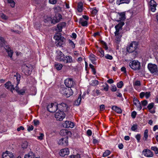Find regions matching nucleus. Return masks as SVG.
Wrapping results in <instances>:
<instances>
[{
	"instance_id": "1",
	"label": "nucleus",
	"mask_w": 158,
	"mask_h": 158,
	"mask_svg": "<svg viewBox=\"0 0 158 158\" xmlns=\"http://www.w3.org/2000/svg\"><path fill=\"white\" fill-rule=\"evenodd\" d=\"M54 39L55 40V43L57 46H61L64 43L65 39L60 34H56L54 36Z\"/></svg>"
},
{
	"instance_id": "2",
	"label": "nucleus",
	"mask_w": 158,
	"mask_h": 158,
	"mask_svg": "<svg viewBox=\"0 0 158 158\" xmlns=\"http://www.w3.org/2000/svg\"><path fill=\"white\" fill-rule=\"evenodd\" d=\"M129 67L134 71L139 70L140 69V63L137 60L130 61L129 63Z\"/></svg>"
},
{
	"instance_id": "3",
	"label": "nucleus",
	"mask_w": 158,
	"mask_h": 158,
	"mask_svg": "<svg viewBox=\"0 0 158 158\" xmlns=\"http://www.w3.org/2000/svg\"><path fill=\"white\" fill-rule=\"evenodd\" d=\"M148 68L150 72L154 75H158V69L157 66L155 64L149 63Z\"/></svg>"
},
{
	"instance_id": "4",
	"label": "nucleus",
	"mask_w": 158,
	"mask_h": 158,
	"mask_svg": "<svg viewBox=\"0 0 158 158\" xmlns=\"http://www.w3.org/2000/svg\"><path fill=\"white\" fill-rule=\"evenodd\" d=\"M137 46L138 43L137 42H132L127 47V50L129 53L132 52L137 48Z\"/></svg>"
},
{
	"instance_id": "5",
	"label": "nucleus",
	"mask_w": 158,
	"mask_h": 158,
	"mask_svg": "<svg viewBox=\"0 0 158 158\" xmlns=\"http://www.w3.org/2000/svg\"><path fill=\"white\" fill-rule=\"evenodd\" d=\"M65 114L64 112L58 110L55 114V117L57 120L62 121L65 118Z\"/></svg>"
},
{
	"instance_id": "6",
	"label": "nucleus",
	"mask_w": 158,
	"mask_h": 158,
	"mask_svg": "<svg viewBox=\"0 0 158 158\" xmlns=\"http://www.w3.org/2000/svg\"><path fill=\"white\" fill-rule=\"evenodd\" d=\"M22 69L25 74L27 75H30L31 72L32 67L29 65L28 66L24 64L22 66Z\"/></svg>"
},
{
	"instance_id": "7",
	"label": "nucleus",
	"mask_w": 158,
	"mask_h": 158,
	"mask_svg": "<svg viewBox=\"0 0 158 158\" xmlns=\"http://www.w3.org/2000/svg\"><path fill=\"white\" fill-rule=\"evenodd\" d=\"M64 84L67 87L71 88L73 87L75 84L72 78H68L65 80Z\"/></svg>"
},
{
	"instance_id": "8",
	"label": "nucleus",
	"mask_w": 158,
	"mask_h": 158,
	"mask_svg": "<svg viewBox=\"0 0 158 158\" xmlns=\"http://www.w3.org/2000/svg\"><path fill=\"white\" fill-rule=\"evenodd\" d=\"M58 105L56 103L49 104L47 107L48 110L51 112H55L57 109Z\"/></svg>"
},
{
	"instance_id": "9",
	"label": "nucleus",
	"mask_w": 158,
	"mask_h": 158,
	"mask_svg": "<svg viewBox=\"0 0 158 158\" xmlns=\"http://www.w3.org/2000/svg\"><path fill=\"white\" fill-rule=\"evenodd\" d=\"M64 54L60 50H57L56 52V60L60 61H64Z\"/></svg>"
},
{
	"instance_id": "10",
	"label": "nucleus",
	"mask_w": 158,
	"mask_h": 158,
	"mask_svg": "<svg viewBox=\"0 0 158 158\" xmlns=\"http://www.w3.org/2000/svg\"><path fill=\"white\" fill-rule=\"evenodd\" d=\"M68 137H65L61 138L59 140L58 143L59 145L64 146H66L68 145Z\"/></svg>"
},
{
	"instance_id": "11",
	"label": "nucleus",
	"mask_w": 158,
	"mask_h": 158,
	"mask_svg": "<svg viewBox=\"0 0 158 158\" xmlns=\"http://www.w3.org/2000/svg\"><path fill=\"white\" fill-rule=\"evenodd\" d=\"M61 93L64 96L67 98L70 97L73 94L72 89H62Z\"/></svg>"
},
{
	"instance_id": "12",
	"label": "nucleus",
	"mask_w": 158,
	"mask_h": 158,
	"mask_svg": "<svg viewBox=\"0 0 158 158\" xmlns=\"http://www.w3.org/2000/svg\"><path fill=\"white\" fill-rule=\"evenodd\" d=\"M157 4L154 0H151L149 3V9L152 12H154L156 10Z\"/></svg>"
},
{
	"instance_id": "13",
	"label": "nucleus",
	"mask_w": 158,
	"mask_h": 158,
	"mask_svg": "<svg viewBox=\"0 0 158 158\" xmlns=\"http://www.w3.org/2000/svg\"><path fill=\"white\" fill-rule=\"evenodd\" d=\"M142 154L143 155L147 157H151L153 156L154 154L153 152L150 150L148 149H145L142 151Z\"/></svg>"
},
{
	"instance_id": "14",
	"label": "nucleus",
	"mask_w": 158,
	"mask_h": 158,
	"mask_svg": "<svg viewBox=\"0 0 158 158\" xmlns=\"http://www.w3.org/2000/svg\"><path fill=\"white\" fill-rule=\"evenodd\" d=\"M62 19L61 15L59 13H56L53 20H52V23L55 24L60 21Z\"/></svg>"
},
{
	"instance_id": "15",
	"label": "nucleus",
	"mask_w": 158,
	"mask_h": 158,
	"mask_svg": "<svg viewBox=\"0 0 158 158\" xmlns=\"http://www.w3.org/2000/svg\"><path fill=\"white\" fill-rule=\"evenodd\" d=\"M60 135L62 136H66L68 137V136H70L72 135L71 132L66 129H62L60 131Z\"/></svg>"
},
{
	"instance_id": "16",
	"label": "nucleus",
	"mask_w": 158,
	"mask_h": 158,
	"mask_svg": "<svg viewBox=\"0 0 158 158\" xmlns=\"http://www.w3.org/2000/svg\"><path fill=\"white\" fill-rule=\"evenodd\" d=\"M2 156L3 158H13L14 155L11 152L6 151L3 153Z\"/></svg>"
},
{
	"instance_id": "17",
	"label": "nucleus",
	"mask_w": 158,
	"mask_h": 158,
	"mask_svg": "<svg viewBox=\"0 0 158 158\" xmlns=\"http://www.w3.org/2000/svg\"><path fill=\"white\" fill-rule=\"evenodd\" d=\"M69 153V151L68 148H67L61 149L60 151V155L62 156H64L65 155H68Z\"/></svg>"
},
{
	"instance_id": "18",
	"label": "nucleus",
	"mask_w": 158,
	"mask_h": 158,
	"mask_svg": "<svg viewBox=\"0 0 158 158\" xmlns=\"http://www.w3.org/2000/svg\"><path fill=\"white\" fill-rule=\"evenodd\" d=\"M64 127L65 128L70 127L73 128L74 126V124L73 123L69 121H66L63 124Z\"/></svg>"
},
{
	"instance_id": "19",
	"label": "nucleus",
	"mask_w": 158,
	"mask_h": 158,
	"mask_svg": "<svg viewBox=\"0 0 158 158\" xmlns=\"http://www.w3.org/2000/svg\"><path fill=\"white\" fill-rule=\"evenodd\" d=\"M117 17L118 18V19H117L118 21H123L126 19L125 13L124 12L118 13Z\"/></svg>"
},
{
	"instance_id": "20",
	"label": "nucleus",
	"mask_w": 158,
	"mask_h": 158,
	"mask_svg": "<svg viewBox=\"0 0 158 158\" xmlns=\"http://www.w3.org/2000/svg\"><path fill=\"white\" fill-rule=\"evenodd\" d=\"M4 48L7 52L8 56L10 58H12L13 53V51L9 48L8 46L6 45Z\"/></svg>"
},
{
	"instance_id": "21",
	"label": "nucleus",
	"mask_w": 158,
	"mask_h": 158,
	"mask_svg": "<svg viewBox=\"0 0 158 158\" xmlns=\"http://www.w3.org/2000/svg\"><path fill=\"white\" fill-rule=\"evenodd\" d=\"M114 34L116 37V42L117 44H118L120 41L122 35L117 32H115Z\"/></svg>"
},
{
	"instance_id": "22",
	"label": "nucleus",
	"mask_w": 158,
	"mask_h": 158,
	"mask_svg": "<svg viewBox=\"0 0 158 158\" xmlns=\"http://www.w3.org/2000/svg\"><path fill=\"white\" fill-rule=\"evenodd\" d=\"M124 23L123 22H121L119 23L118 25H116L115 28L116 29L115 32H119L120 29H121L123 26L124 25Z\"/></svg>"
},
{
	"instance_id": "23",
	"label": "nucleus",
	"mask_w": 158,
	"mask_h": 158,
	"mask_svg": "<svg viewBox=\"0 0 158 158\" xmlns=\"http://www.w3.org/2000/svg\"><path fill=\"white\" fill-rule=\"evenodd\" d=\"M6 88L7 89H15L14 85H13L10 82L8 81L7 82L5 85Z\"/></svg>"
},
{
	"instance_id": "24",
	"label": "nucleus",
	"mask_w": 158,
	"mask_h": 158,
	"mask_svg": "<svg viewBox=\"0 0 158 158\" xmlns=\"http://www.w3.org/2000/svg\"><path fill=\"white\" fill-rule=\"evenodd\" d=\"M64 61H63L66 63H71L73 61L72 58L70 56H67L64 58Z\"/></svg>"
},
{
	"instance_id": "25",
	"label": "nucleus",
	"mask_w": 158,
	"mask_h": 158,
	"mask_svg": "<svg viewBox=\"0 0 158 158\" xmlns=\"http://www.w3.org/2000/svg\"><path fill=\"white\" fill-rule=\"evenodd\" d=\"M89 58L93 64H96L95 61L96 60V57L93 54H91L89 56Z\"/></svg>"
},
{
	"instance_id": "26",
	"label": "nucleus",
	"mask_w": 158,
	"mask_h": 158,
	"mask_svg": "<svg viewBox=\"0 0 158 158\" xmlns=\"http://www.w3.org/2000/svg\"><path fill=\"white\" fill-rule=\"evenodd\" d=\"M130 2V0H117L116 3L118 5L122 3L128 4Z\"/></svg>"
},
{
	"instance_id": "27",
	"label": "nucleus",
	"mask_w": 158,
	"mask_h": 158,
	"mask_svg": "<svg viewBox=\"0 0 158 158\" xmlns=\"http://www.w3.org/2000/svg\"><path fill=\"white\" fill-rule=\"evenodd\" d=\"M81 94H80L77 99L75 100L74 102V104L75 105L78 106L80 105L81 100Z\"/></svg>"
},
{
	"instance_id": "28",
	"label": "nucleus",
	"mask_w": 158,
	"mask_h": 158,
	"mask_svg": "<svg viewBox=\"0 0 158 158\" xmlns=\"http://www.w3.org/2000/svg\"><path fill=\"white\" fill-rule=\"evenodd\" d=\"M12 93L16 92L19 94H23L25 92L24 89H11Z\"/></svg>"
},
{
	"instance_id": "29",
	"label": "nucleus",
	"mask_w": 158,
	"mask_h": 158,
	"mask_svg": "<svg viewBox=\"0 0 158 158\" xmlns=\"http://www.w3.org/2000/svg\"><path fill=\"white\" fill-rule=\"evenodd\" d=\"M79 23L81 24L83 26H86L88 25L87 21L86 20H84L82 18L80 19Z\"/></svg>"
},
{
	"instance_id": "30",
	"label": "nucleus",
	"mask_w": 158,
	"mask_h": 158,
	"mask_svg": "<svg viewBox=\"0 0 158 158\" xmlns=\"http://www.w3.org/2000/svg\"><path fill=\"white\" fill-rule=\"evenodd\" d=\"M14 76L16 77L17 80V84L16 86V88H17V85L19 83V82L21 78V75L19 73H16L14 75Z\"/></svg>"
},
{
	"instance_id": "31",
	"label": "nucleus",
	"mask_w": 158,
	"mask_h": 158,
	"mask_svg": "<svg viewBox=\"0 0 158 158\" xmlns=\"http://www.w3.org/2000/svg\"><path fill=\"white\" fill-rule=\"evenodd\" d=\"M112 109L118 114L122 113V111L120 108L116 106H113L112 107Z\"/></svg>"
},
{
	"instance_id": "32",
	"label": "nucleus",
	"mask_w": 158,
	"mask_h": 158,
	"mask_svg": "<svg viewBox=\"0 0 158 158\" xmlns=\"http://www.w3.org/2000/svg\"><path fill=\"white\" fill-rule=\"evenodd\" d=\"M63 110H66L68 107L67 105L64 103H62L58 105Z\"/></svg>"
},
{
	"instance_id": "33",
	"label": "nucleus",
	"mask_w": 158,
	"mask_h": 158,
	"mask_svg": "<svg viewBox=\"0 0 158 158\" xmlns=\"http://www.w3.org/2000/svg\"><path fill=\"white\" fill-rule=\"evenodd\" d=\"M83 4L82 2H80L78 4L77 10L78 12H81L82 10Z\"/></svg>"
},
{
	"instance_id": "34",
	"label": "nucleus",
	"mask_w": 158,
	"mask_h": 158,
	"mask_svg": "<svg viewBox=\"0 0 158 158\" xmlns=\"http://www.w3.org/2000/svg\"><path fill=\"white\" fill-rule=\"evenodd\" d=\"M154 106V103L152 102L148 105L147 107L149 110H151L153 107ZM150 112L152 113H155V111L154 110H150Z\"/></svg>"
},
{
	"instance_id": "35",
	"label": "nucleus",
	"mask_w": 158,
	"mask_h": 158,
	"mask_svg": "<svg viewBox=\"0 0 158 158\" xmlns=\"http://www.w3.org/2000/svg\"><path fill=\"white\" fill-rule=\"evenodd\" d=\"M34 155L32 152H29L28 153L25 155L24 158H34Z\"/></svg>"
},
{
	"instance_id": "36",
	"label": "nucleus",
	"mask_w": 158,
	"mask_h": 158,
	"mask_svg": "<svg viewBox=\"0 0 158 158\" xmlns=\"http://www.w3.org/2000/svg\"><path fill=\"white\" fill-rule=\"evenodd\" d=\"M55 67L57 70H60L61 69L63 65L57 63L55 64Z\"/></svg>"
},
{
	"instance_id": "37",
	"label": "nucleus",
	"mask_w": 158,
	"mask_h": 158,
	"mask_svg": "<svg viewBox=\"0 0 158 158\" xmlns=\"http://www.w3.org/2000/svg\"><path fill=\"white\" fill-rule=\"evenodd\" d=\"M7 2L12 7H15V3L13 0H7Z\"/></svg>"
},
{
	"instance_id": "38",
	"label": "nucleus",
	"mask_w": 158,
	"mask_h": 158,
	"mask_svg": "<svg viewBox=\"0 0 158 158\" xmlns=\"http://www.w3.org/2000/svg\"><path fill=\"white\" fill-rule=\"evenodd\" d=\"M5 42L4 40V38L3 37H0V46H4V45L5 44Z\"/></svg>"
},
{
	"instance_id": "39",
	"label": "nucleus",
	"mask_w": 158,
	"mask_h": 158,
	"mask_svg": "<svg viewBox=\"0 0 158 158\" xmlns=\"http://www.w3.org/2000/svg\"><path fill=\"white\" fill-rule=\"evenodd\" d=\"M93 92V95L94 96L98 95L100 94L99 90L98 89H94Z\"/></svg>"
},
{
	"instance_id": "40",
	"label": "nucleus",
	"mask_w": 158,
	"mask_h": 158,
	"mask_svg": "<svg viewBox=\"0 0 158 158\" xmlns=\"http://www.w3.org/2000/svg\"><path fill=\"white\" fill-rule=\"evenodd\" d=\"M98 51L101 54L100 56L101 57H103L104 56V52L103 50L101 48H99Z\"/></svg>"
},
{
	"instance_id": "41",
	"label": "nucleus",
	"mask_w": 158,
	"mask_h": 158,
	"mask_svg": "<svg viewBox=\"0 0 158 158\" xmlns=\"http://www.w3.org/2000/svg\"><path fill=\"white\" fill-rule=\"evenodd\" d=\"M98 82L97 80L92 81L90 82V84L93 86H95L98 84Z\"/></svg>"
},
{
	"instance_id": "42",
	"label": "nucleus",
	"mask_w": 158,
	"mask_h": 158,
	"mask_svg": "<svg viewBox=\"0 0 158 158\" xmlns=\"http://www.w3.org/2000/svg\"><path fill=\"white\" fill-rule=\"evenodd\" d=\"M123 85V83L122 81H120L117 84V86L118 88H121Z\"/></svg>"
},
{
	"instance_id": "43",
	"label": "nucleus",
	"mask_w": 158,
	"mask_h": 158,
	"mask_svg": "<svg viewBox=\"0 0 158 158\" xmlns=\"http://www.w3.org/2000/svg\"><path fill=\"white\" fill-rule=\"evenodd\" d=\"M151 150L155 152L156 154H158V148L156 146H153L151 148Z\"/></svg>"
},
{
	"instance_id": "44",
	"label": "nucleus",
	"mask_w": 158,
	"mask_h": 158,
	"mask_svg": "<svg viewBox=\"0 0 158 158\" xmlns=\"http://www.w3.org/2000/svg\"><path fill=\"white\" fill-rule=\"evenodd\" d=\"M110 153V151L108 150H106L105 152L103 153V157H106L109 155Z\"/></svg>"
},
{
	"instance_id": "45",
	"label": "nucleus",
	"mask_w": 158,
	"mask_h": 158,
	"mask_svg": "<svg viewBox=\"0 0 158 158\" xmlns=\"http://www.w3.org/2000/svg\"><path fill=\"white\" fill-rule=\"evenodd\" d=\"M148 129H146L145 130L144 133V137L145 138V140H146L148 136Z\"/></svg>"
},
{
	"instance_id": "46",
	"label": "nucleus",
	"mask_w": 158,
	"mask_h": 158,
	"mask_svg": "<svg viewBox=\"0 0 158 158\" xmlns=\"http://www.w3.org/2000/svg\"><path fill=\"white\" fill-rule=\"evenodd\" d=\"M27 141H24L22 143V148H27Z\"/></svg>"
},
{
	"instance_id": "47",
	"label": "nucleus",
	"mask_w": 158,
	"mask_h": 158,
	"mask_svg": "<svg viewBox=\"0 0 158 158\" xmlns=\"http://www.w3.org/2000/svg\"><path fill=\"white\" fill-rule=\"evenodd\" d=\"M101 43L103 45V48H105L106 50H107L108 48L106 45V43L102 41H101Z\"/></svg>"
},
{
	"instance_id": "48",
	"label": "nucleus",
	"mask_w": 158,
	"mask_h": 158,
	"mask_svg": "<svg viewBox=\"0 0 158 158\" xmlns=\"http://www.w3.org/2000/svg\"><path fill=\"white\" fill-rule=\"evenodd\" d=\"M133 103L136 106L140 103L139 101L136 98H134L133 101Z\"/></svg>"
},
{
	"instance_id": "49",
	"label": "nucleus",
	"mask_w": 158,
	"mask_h": 158,
	"mask_svg": "<svg viewBox=\"0 0 158 158\" xmlns=\"http://www.w3.org/2000/svg\"><path fill=\"white\" fill-rule=\"evenodd\" d=\"M105 57L106 59L110 60H112L113 58V57L112 56H111L109 54H106L105 55Z\"/></svg>"
},
{
	"instance_id": "50",
	"label": "nucleus",
	"mask_w": 158,
	"mask_h": 158,
	"mask_svg": "<svg viewBox=\"0 0 158 158\" xmlns=\"http://www.w3.org/2000/svg\"><path fill=\"white\" fill-rule=\"evenodd\" d=\"M69 41L70 45L73 48H75V45L73 42L70 40H69Z\"/></svg>"
},
{
	"instance_id": "51",
	"label": "nucleus",
	"mask_w": 158,
	"mask_h": 158,
	"mask_svg": "<svg viewBox=\"0 0 158 158\" xmlns=\"http://www.w3.org/2000/svg\"><path fill=\"white\" fill-rule=\"evenodd\" d=\"M137 129V125L136 124L134 125L131 127V129L132 131H136Z\"/></svg>"
},
{
	"instance_id": "52",
	"label": "nucleus",
	"mask_w": 158,
	"mask_h": 158,
	"mask_svg": "<svg viewBox=\"0 0 158 158\" xmlns=\"http://www.w3.org/2000/svg\"><path fill=\"white\" fill-rule=\"evenodd\" d=\"M70 158H80V156L79 154H77L76 155H71L69 156Z\"/></svg>"
},
{
	"instance_id": "53",
	"label": "nucleus",
	"mask_w": 158,
	"mask_h": 158,
	"mask_svg": "<svg viewBox=\"0 0 158 158\" xmlns=\"http://www.w3.org/2000/svg\"><path fill=\"white\" fill-rule=\"evenodd\" d=\"M92 13L94 15H96L98 12V10L95 7L93 8L92 9Z\"/></svg>"
},
{
	"instance_id": "54",
	"label": "nucleus",
	"mask_w": 158,
	"mask_h": 158,
	"mask_svg": "<svg viewBox=\"0 0 158 158\" xmlns=\"http://www.w3.org/2000/svg\"><path fill=\"white\" fill-rule=\"evenodd\" d=\"M27 130L28 131H32L34 128L33 126L32 125H28L27 126Z\"/></svg>"
},
{
	"instance_id": "55",
	"label": "nucleus",
	"mask_w": 158,
	"mask_h": 158,
	"mask_svg": "<svg viewBox=\"0 0 158 158\" xmlns=\"http://www.w3.org/2000/svg\"><path fill=\"white\" fill-rule=\"evenodd\" d=\"M141 136L139 134H138L135 136V138L137 140L138 142H139Z\"/></svg>"
},
{
	"instance_id": "56",
	"label": "nucleus",
	"mask_w": 158,
	"mask_h": 158,
	"mask_svg": "<svg viewBox=\"0 0 158 158\" xmlns=\"http://www.w3.org/2000/svg\"><path fill=\"white\" fill-rule=\"evenodd\" d=\"M141 103L142 105L144 106H146L147 105L148 102L147 100H144L141 101Z\"/></svg>"
},
{
	"instance_id": "57",
	"label": "nucleus",
	"mask_w": 158,
	"mask_h": 158,
	"mask_svg": "<svg viewBox=\"0 0 158 158\" xmlns=\"http://www.w3.org/2000/svg\"><path fill=\"white\" fill-rule=\"evenodd\" d=\"M1 17L4 20H7L8 19V17L4 14H2L1 15Z\"/></svg>"
},
{
	"instance_id": "58",
	"label": "nucleus",
	"mask_w": 158,
	"mask_h": 158,
	"mask_svg": "<svg viewBox=\"0 0 158 158\" xmlns=\"http://www.w3.org/2000/svg\"><path fill=\"white\" fill-rule=\"evenodd\" d=\"M145 96L146 98H148L150 96V92H148L145 93Z\"/></svg>"
},
{
	"instance_id": "59",
	"label": "nucleus",
	"mask_w": 158,
	"mask_h": 158,
	"mask_svg": "<svg viewBox=\"0 0 158 158\" xmlns=\"http://www.w3.org/2000/svg\"><path fill=\"white\" fill-rule=\"evenodd\" d=\"M44 135L43 133H40V135L37 137V139L39 140H42L43 139V137L44 136Z\"/></svg>"
},
{
	"instance_id": "60",
	"label": "nucleus",
	"mask_w": 158,
	"mask_h": 158,
	"mask_svg": "<svg viewBox=\"0 0 158 158\" xmlns=\"http://www.w3.org/2000/svg\"><path fill=\"white\" fill-rule=\"evenodd\" d=\"M34 124L35 125L37 126L39 124V122L37 120H34L33 121Z\"/></svg>"
},
{
	"instance_id": "61",
	"label": "nucleus",
	"mask_w": 158,
	"mask_h": 158,
	"mask_svg": "<svg viewBox=\"0 0 158 158\" xmlns=\"http://www.w3.org/2000/svg\"><path fill=\"white\" fill-rule=\"evenodd\" d=\"M57 0H49V2L51 4H54L56 3Z\"/></svg>"
},
{
	"instance_id": "62",
	"label": "nucleus",
	"mask_w": 158,
	"mask_h": 158,
	"mask_svg": "<svg viewBox=\"0 0 158 158\" xmlns=\"http://www.w3.org/2000/svg\"><path fill=\"white\" fill-rule=\"evenodd\" d=\"M87 134L89 136L91 135L92 134L91 131L90 130H88L87 131Z\"/></svg>"
},
{
	"instance_id": "63",
	"label": "nucleus",
	"mask_w": 158,
	"mask_h": 158,
	"mask_svg": "<svg viewBox=\"0 0 158 158\" xmlns=\"http://www.w3.org/2000/svg\"><path fill=\"white\" fill-rule=\"evenodd\" d=\"M136 106L137 107V109L139 110H141L142 109L141 104L140 103H139V104H138Z\"/></svg>"
},
{
	"instance_id": "64",
	"label": "nucleus",
	"mask_w": 158,
	"mask_h": 158,
	"mask_svg": "<svg viewBox=\"0 0 158 158\" xmlns=\"http://www.w3.org/2000/svg\"><path fill=\"white\" fill-rule=\"evenodd\" d=\"M100 110L101 111L105 109V106L103 105H102L100 106Z\"/></svg>"
}]
</instances>
